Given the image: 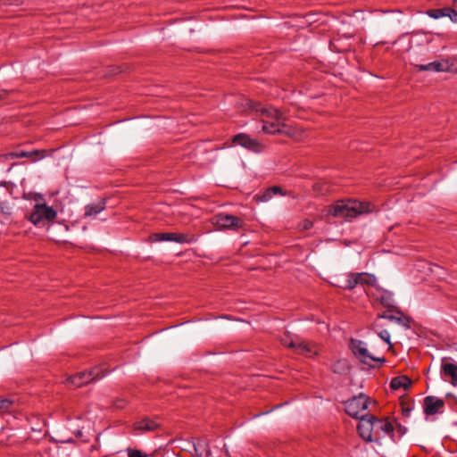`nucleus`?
<instances>
[{"label":"nucleus","mask_w":457,"mask_h":457,"mask_svg":"<svg viewBox=\"0 0 457 457\" xmlns=\"http://www.w3.org/2000/svg\"><path fill=\"white\" fill-rule=\"evenodd\" d=\"M129 457H147V455L139 450L134 449L129 451Z\"/></svg>","instance_id":"obj_31"},{"label":"nucleus","mask_w":457,"mask_h":457,"mask_svg":"<svg viewBox=\"0 0 457 457\" xmlns=\"http://www.w3.org/2000/svg\"><path fill=\"white\" fill-rule=\"evenodd\" d=\"M379 304L386 311L383 313H378V319H386L410 329L413 323L412 318L404 314L400 309L396 308L393 294L378 286H377L376 278L373 276V308Z\"/></svg>","instance_id":"obj_1"},{"label":"nucleus","mask_w":457,"mask_h":457,"mask_svg":"<svg viewBox=\"0 0 457 457\" xmlns=\"http://www.w3.org/2000/svg\"><path fill=\"white\" fill-rule=\"evenodd\" d=\"M56 216L57 212L54 208L45 204H37L29 214V220L34 225L40 226L54 220Z\"/></svg>","instance_id":"obj_5"},{"label":"nucleus","mask_w":457,"mask_h":457,"mask_svg":"<svg viewBox=\"0 0 457 457\" xmlns=\"http://www.w3.org/2000/svg\"><path fill=\"white\" fill-rule=\"evenodd\" d=\"M2 157L6 159H14V158H33L34 161L39 160L44 157V151L33 150V151H16L8 153Z\"/></svg>","instance_id":"obj_16"},{"label":"nucleus","mask_w":457,"mask_h":457,"mask_svg":"<svg viewBox=\"0 0 457 457\" xmlns=\"http://www.w3.org/2000/svg\"><path fill=\"white\" fill-rule=\"evenodd\" d=\"M299 338L297 337H295L294 336H292L290 333H285L281 337H280V342L283 345L285 346H287L289 348H292L294 351H295V348L297 345V342H298Z\"/></svg>","instance_id":"obj_22"},{"label":"nucleus","mask_w":457,"mask_h":457,"mask_svg":"<svg viewBox=\"0 0 457 457\" xmlns=\"http://www.w3.org/2000/svg\"><path fill=\"white\" fill-rule=\"evenodd\" d=\"M369 406V397L360 394L357 396H353L352 399L348 400L345 403V409L346 413L357 420L363 418L367 415H370V411H368Z\"/></svg>","instance_id":"obj_4"},{"label":"nucleus","mask_w":457,"mask_h":457,"mask_svg":"<svg viewBox=\"0 0 457 457\" xmlns=\"http://www.w3.org/2000/svg\"><path fill=\"white\" fill-rule=\"evenodd\" d=\"M154 242L171 241L179 244H192L196 241V237L183 233H154L150 236Z\"/></svg>","instance_id":"obj_8"},{"label":"nucleus","mask_w":457,"mask_h":457,"mask_svg":"<svg viewBox=\"0 0 457 457\" xmlns=\"http://www.w3.org/2000/svg\"><path fill=\"white\" fill-rule=\"evenodd\" d=\"M13 403H14L13 400H12L10 398L0 399V411L1 412L9 411L12 409Z\"/></svg>","instance_id":"obj_25"},{"label":"nucleus","mask_w":457,"mask_h":457,"mask_svg":"<svg viewBox=\"0 0 457 457\" xmlns=\"http://www.w3.org/2000/svg\"><path fill=\"white\" fill-rule=\"evenodd\" d=\"M282 194V189L280 187L274 186L269 187L265 190V192L260 196V200L262 202H267L272 198L273 195Z\"/></svg>","instance_id":"obj_23"},{"label":"nucleus","mask_w":457,"mask_h":457,"mask_svg":"<svg viewBox=\"0 0 457 457\" xmlns=\"http://www.w3.org/2000/svg\"><path fill=\"white\" fill-rule=\"evenodd\" d=\"M441 370L445 377L451 378V384L453 386H457V364L446 362L444 359L442 361Z\"/></svg>","instance_id":"obj_17"},{"label":"nucleus","mask_w":457,"mask_h":457,"mask_svg":"<svg viewBox=\"0 0 457 457\" xmlns=\"http://www.w3.org/2000/svg\"><path fill=\"white\" fill-rule=\"evenodd\" d=\"M117 407L118 408H121V407H123V405L122 404H117Z\"/></svg>","instance_id":"obj_35"},{"label":"nucleus","mask_w":457,"mask_h":457,"mask_svg":"<svg viewBox=\"0 0 457 457\" xmlns=\"http://www.w3.org/2000/svg\"><path fill=\"white\" fill-rule=\"evenodd\" d=\"M349 347L353 355L363 364L371 367V354L368 349L367 343L352 338L349 343Z\"/></svg>","instance_id":"obj_9"},{"label":"nucleus","mask_w":457,"mask_h":457,"mask_svg":"<svg viewBox=\"0 0 457 457\" xmlns=\"http://www.w3.org/2000/svg\"><path fill=\"white\" fill-rule=\"evenodd\" d=\"M313 189L317 192H320L321 191V187H320V185L319 183H316L313 185Z\"/></svg>","instance_id":"obj_34"},{"label":"nucleus","mask_w":457,"mask_h":457,"mask_svg":"<svg viewBox=\"0 0 457 457\" xmlns=\"http://www.w3.org/2000/svg\"><path fill=\"white\" fill-rule=\"evenodd\" d=\"M101 368H94L88 372H79L68 379V382L76 387H80L93 380L100 379L104 377Z\"/></svg>","instance_id":"obj_10"},{"label":"nucleus","mask_w":457,"mask_h":457,"mask_svg":"<svg viewBox=\"0 0 457 457\" xmlns=\"http://www.w3.org/2000/svg\"><path fill=\"white\" fill-rule=\"evenodd\" d=\"M417 68L419 71H436V72H441V71H446L448 70V63L447 62H439L435 61L432 62H429L428 64H420L417 65Z\"/></svg>","instance_id":"obj_18"},{"label":"nucleus","mask_w":457,"mask_h":457,"mask_svg":"<svg viewBox=\"0 0 457 457\" xmlns=\"http://www.w3.org/2000/svg\"><path fill=\"white\" fill-rule=\"evenodd\" d=\"M247 107L251 112L260 117L264 133L276 134L283 132L285 117L278 109L252 100L247 102Z\"/></svg>","instance_id":"obj_2"},{"label":"nucleus","mask_w":457,"mask_h":457,"mask_svg":"<svg viewBox=\"0 0 457 457\" xmlns=\"http://www.w3.org/2000/svg\"><path fill=\"white\" fill-rule=\"evenodd\" d=\"M373 430L381 431L384 435L394 438L395 426L388 419H378L373 415Z\"/></svg>","instance_id":"obj_13"},{"label":"nucleus","mask_w":457,"mask_h":457,"mask_svg":"<svg viewBox=\"0 0 457 457\" xmlns=\"http://www.w3.org/2000/svg\"><path fill=\"white\" fill-rule=\"evenodd\" d=\"M369 211V204L356 200L337 201L329 206L328 213L334 217L351 220Z\"/></svg>","instance_id":"obj_3"},{"label":"nucleus","mask_w":457,"mask_h":457,"mask_svg":"<svg viewBox=\"0 0 457 457\" xmlns=\"http://www.w3.org/2000/svg\"><path fill=\"white\" fill-rule=\"evenodd\" d=\"M395 431L398 433L399 436H403L407 432V428L404 426H402L401 424H397V426L395 428Z\"/></svg>","instance_id":"obj_32"},{"label":"nucleus","mask_w":457,"mask_h":457,"mask_svg":"<svg viewBox=\"0 0 457 457\" xmlns=\"http://www.w3.org/2000/svg\"><path fill=\"white\" fill-rule=\"evenodd\" d=\"M430 18L440 19L445 17V7L441 9H430L426 12Z\"/></svg>","instance_id":"obj_24"},{"label":"nucleus","mask_w":457,"mask_h":457,"mask_svg":"<svg viewBox=\"0 0 457 457\" xmlns=\"http://www.w3.org/2000/svg\"><path fill=\"white\" fill-rule=\"evenodd\" d=\"M373 361H378V362H379L381 364V363H384L386 361V359L385 358H377V357L373 356Z\"/></svg>","instance_id":"obj_33"},{"label":"nucleus","mask_w":457,"mask_h":457,"mask_svg":"<svg viewBox=\"0 0 457 457\" xmlns=\"http://www.w3.org/2000/svg\"><path fill=\"white\" fill-rule=\"evenodd\" d=\"M357 431L360 436L366 442H371V415L359 419Z\"/></svg>","instance_id":"obj_14"},{"label":"nucleus","mask_w":457,"mask_h":457,"mask_svg":"<svg viewBox=\"0 0 457 457\" xmlns=\"http://www.w3.org/2000/svg\"><path fill=\"white\" fill-rule=\"evenodd\" d=\"M212 223L220 229L237 230L244 227L245 222L237 216L219 213L212 218Z\"/></svg>","instance_id":"obj_7"},{"label":"nucleus","mask_w":457,"mask_h":457,"mask_svg":"<svg viewBox=\"0 0 457 457\" xmlns=\"http://www.w3.org/2000/svg\"><path fill=\"white\" fill-rule=\"evenodd\" d=\"M159 427L160 424L156 420L148 418L137 420L133 424L134 430L138 434L154 431Z\"/></svg>","instance_id":"obj_15"},{"label":"nucleus","mask_w":457,"mask_h":457,"mask_svg":"<svg viewBox=\"0 0 457 457\" xmlns=\"http://www.w3.org/2000/svg\"><path fill=\"white\" fill-rule=\"evenodd\" d=\"M379 337L387 344L388 350H391L393 348V345L390 341V333L386 329H383L378 332Z\"/></svg>","instance_id":"obj_27"},{"label":"nucleus","mask_w":457,"mask_h":457,"mask_svg":"<svg viewBox=\"0 0 457 457\" xmlns=\"http://www.w3.org/2000/svg\"><path fill=\"white\" fill-rule=\"evenodd\" d=\"M105 209V201L100 200L97 203L89 204L85 207V216H96Z\"/></svg>","instance_id":"obj_20"},{"label":"nucleus","mask_w":457,"mask_h":457,"mask_svg":"<svg viewBox=\"0 0 457 457\" xmlns=\"http://www.w3.org/2000/svg\"><path fill=\"white\" fill-rule=\"evenodd\" d=\"M344 287L350 290L360 288L369 296L371 287V275L367 272L351 273L348 275Z\"/></svg>","instance_id":"obj_6"},{"label":"nucleus","mask_w":457,"mask_h":457,"mask_svg":"<svg viewBox=\"0 0 457 457\" xmlns=\"http://www.w3.org/2000/svg\"><path fill=\"white\" fill-rule=\"evenodd\" d=\"M445 17H449L452 21L457 22V11L450 7H445Z\"/></svg>","instance_id":"obj_29"},{"label":"nucleus","mask_w":457,"mask_h":457,"mask_svg":"<svg viewBox=\"0 0 457 457\" xmlns=\"http://www.w3.org/2000/svg\"><path fill=\"white\" fill-rule=\"evenodd\" d=\"M412 402H407L405 400L401 401L402 413L404 417H409L412 410Z\"/></svg>","instance_id":"obj_26"},{"label":"nucleus","mask_w":457,"mask_h":457,"mask_svg":"<svg viewBox=\"0 0 457 457\" xmlns=\"http://www.w3.org/2000/svg\"><path fill=\"white\" fill-rule=\"evenodd\" d=\"M445 403L443 399L428 395L423 400V411L427 416L442 413L444 411Z\"/></svg>","instance_id":"obj_12"},{"label":"nucleus","mask_w":457,"mask_h":457,"mask_svg":"<svg viewBox=\"0 0 457 457\" xmlns=\"http://www.w3.org/2000/svg\"><path fill=\"white\" fill-rule=\"evenodd\" d=\"M233 142L255 154L262 153L264 150V145L244 133L234 136Z\"/></svg>","instance_id":"obj_11"},{"label":"nucleus","mask_w":457,"mask_h":457,"mask_svg":"<svg viewBox=\"0 0 457 457\" xmlns=\"http://www.w3.org/2000/svg\"><path fill=\"white\" fill-rule=\"evenodd\" d=\"M313 227V222L310 220H304L301 222L300 228L302 230H309Z\"/></svg>","instance_id":"obj_30"},{"label":"nucleus","mask_w":457,"mask_h":457,"mask_svg":"<svg viewBox=\"0 0 457 457\" xmlns=\"http://www.w3.org/2000/svg\"><path fill=\"white\" fill-rule=\"evenodd\" d=\"M295 352L296 353L303 354L308 357H312L313 354H316L317 353L312 345L300 339L297 342V345L295 348Z\"/></svg>","instance_id":"obj_21"},{"label":"nucleus","mask_w":457,"mask_h":457,"mask_svg":"<svg viewBox=\"0 0 457 457\" xmlns=\"http://www.w3.org/2000/svg\"><path fill=\"white\" fill-rule=\"evenodd\" d=\"M412 381L407 376H398L394 378L390 382V387L393 390H397L399 388H403L407 390L411 387Z\"/></svg>","instance_id":"obj_19"},{"label":"nucleus","mask_w":457,"mask_h":457,"mask_svg":"<svg viewBox=\"0 0 457 457\" xmlns=\"http://www.w3.org/2000/svg\"><path fill=\"white\" fill-rule=\"evenodd\" d=\"M11 214V207L7 203H0V218H6Z\"/></svg>","instance_id":"obj_28"}]
</instances>
